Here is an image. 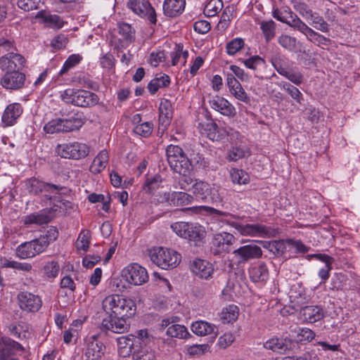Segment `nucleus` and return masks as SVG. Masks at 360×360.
Masks as SVG:
<instances>
[{
    "label": "nucleus",
    "instance_id": "obj_1",
    "mask_svg": "<svg viewBox=\"0 0 360 360\" xmlns=\"http://www.w3.org/2000/svg\"><path fill=\"white\" fill-rule=\"evenodd\" d=\"M102 307L108 316L130 317L136 309L135 302L120 295L107 296L102 302Z\"/></svg>",
    "mask_w": 360,
    "mask_h": 360
},
{
    "label": "nucleus",
    "instance_id": "obj_2",
    "mask_svg": "<svg viewBox=\"0 0 360 360\" xmlns=\"http://www.w3.org/2000/svg\"><path fill=\"white\" fill-rule=\"evenodd\" d=\"M63 101L81 108H90L96 105L99 101L98 96L94 92L69 88L60 95Z\"/></svg>",
    "mask_w": 360,
    "mask_h": 360
},
{
    "label": "nucleus",
    "instance_id": "obj_3",
    "mask_svg": "<svg viewBox=\"0 0 360 360\" xmlns=\"http://www.w3.org/2000/svg\"><path fill=\"white\" fill-rule=\"evenodd\" d=\"M166 155L170 168L176 173L185 174L191 172L192 165L183 149L174 145H169L166 148Z\"/></svg>",
    "mask_w": 360,
    "mask_h": 360
},
{
    "label": "nucleus",
    "instance_id": "obj_4",
    "mask_svg": "<svg viewBox=\"0 0 360 360\" xmlns=\"http://www.w3.org/2000/svg\"><path fill=\"white\" fill-rule=\"evenodd\" d=\"M150 257L154 264L163 269L175 268L181 260V256L178 252L162 247L150 250Z\"/></svg>",
    "mask_w": 360,
    "mask_h": 360
},
{
    "label": "nucleus",
    "instance_id": "obj_5",
    "mask_svg": "<svg viewBox=\"0 0 360 360\" xmlns=\"http://www.w3.org/2000/svg\"><path fill=\"white\" fill-rule=\"evenodd\" d=\"M171 229L179 237L194 242L195 245L202 242L205 235L201 226L191 222H175L171 225Z\"/></svg>",
    "mask_w": 360,
    "mask_h": 360
},
{
    "label": "nucleus",
    "instance_id": "obj_6",
    "mask_svg": "<svg viewBox=\"0 0 360 360\" xmlns=\"http://www.w3.org/2000/svg\"><path fill=\"white\" fill-rule=\"evenodd\" d=\"M192 188L193 195L199 200L213 203L221 202L218 190L207 182L195 179Z\"/></svg>",
    "mask_w": 360,
    "mask_h": 360
},
{
    "label": "nucleus",
    "instance_id": "obj_7",
    "mask_svg": "<svg viewBox=\"0 0 360 360\" xmlns=\"http://www.w3.org/2000/svg\"><path fill=\"white\" fill-rule=\"evenodd\" d=\"M56 151L63 158L79 160L89 155V148L85 143L72 142L58 145Z\"/></svg>",
    "mask_w": 360,
    "mask_h": 360
},
{
    "label": "nucleus",
    "instance_id": "obj_8",
    "mask_svg": "<svg viewBox=\"0 0 360 360\" xmlns=\"http://www.w3.org/2000/svg\"><path fill=\"white\" fill-rule=\"evenodd\" d=\"M236 240L234 236L228 232L224 231L214 234L211 242L212 252L214 255L229 253Z\"/></svg>",
    "mask_w": 360,
    "mask_h": 360
},
{
    "label": "nucleus",
    "instance_id": "obj_9",
    "mask_svg": "<svg viewBox=\"0 0 360 360\" xmlns=\"http://www.w3.org/2000/svg\"><path fill=\"white\" fill-rule=\"evenodd\" d=\"M122 277L130 284L141 285L148 280L146 269L136 263L131 264L122 272Z\"/></svg>",
    "mask_w": 360,
    "mask_h": 360
},
{
    "label": "nucleus",
    "instance_id": "obj_10",
    "mask_svg": "<svg viewBox=\"0 0 360 360\" xmlns=\"http://www.w3.org/2000/svg\"><path fill=\"white\" fill-rule=\"evenodd\" d=\"M46 250L44 240L42 242L38 238L25 242L16 248V255L20 259L31 258L40 254Z\"/></svg>",
    "mask_w": 360,
    "mask_h": 360
},
{
    "label": "nucleus",
    "instance_id": "obj_11",
    "mask_svg": "<svg viewBox=\"0 0 360 360\" xmlns=\"http://www.w3.org/2000/svg\"><path fill=\"white\" fill-rule=\"evenodd\" d=\"M127 6L134 13L141 17H146L152 23L157 22L156 13L148 1L146 0H129Z\"/></svg>",
    "mask_w": 360,
    "mask_h": 360
},
{
    "label": "nucleus",
    "instance_id": "obj_12",
    "mask_svg": "<svg viewBox=\"0 0 360 360\" xmlns=\"http://www.w3.org/2000/svg\"><path fill=\"white\" fill-rule=\"evenodd\" d=\"M25 62L22 55L10 52L0 58V68L6 72H20L25 67Z\"/></svg>",
    "mask_w": 360,
    "mask_h": 360
},
{
    "label": "nucleus",
    "instance_id": "obj_13",
    "mask_svg": "<svg viewBox=\"0 0 360 360\" xmlns=\"http://www.w3.org/2000/svg\"><path fill=\"white\" fill-rule=\"evenodd\" d=\"M20 308L27 312H37L41 307L42 301L39 296L31 292H21L18 295Z\"/></svg>",
    "mask_w": 360,
    "mask_h": 360
},
{
    "label": "nucleus",
    "instance_id": "obj_14",
    "mask_svg": "<svg viewBox=\"0 0 360 360\" xmlns=\"http://www.w3.org/2000/svg\"><path fill=\"white\" fill-rule=\"evenodd\" d=\"M25 186L28 192L34 195H38L42 192L58 194L63 189L62 186L46 183L35 178L27 180Z\"/></svg>",
    "mask_w": 360,
    "mask_h": 360
},
{
    "label": "nucleus",
    "instance_id": "obj_15",
    "mask_svg": "<svg viewBox=\"0 0 360 360\" xmlns=\"http://www.w3.org/2000/svg\"><path fill=\"white\" fill-rule=\"evenodd\" d=\"M289 298L292 304L291 305H286L284 304V302H286L287 298H285V300L282 297H276L275 298L276 300V303L274 307L275 309L277 311H279L283 316L293 314L296 311V308L300 307L302 304V300L304 299L301 293L299 294V297L290 295Z\"/></svg>",
    "mask_w": 360,
    "mask_h": 360
},
{
    "label": "nucleus",
    "instance_id": "obj_16",
    "mask_svg": "<svg viewBox=\"0 0 360 360\" xmlns=\"http://www.w3.org/2000/svg\"><path fill=\"white\" fill-rule=\"evenodd\" d=\"M226 221L243 236H258L268 233L267 229L262 225L243 224L230 220Z\"/></svg>",
    "mask_w": 360,
    "mask_h": 360
},
{
    "label": "nucleus",
    "instance_id": "obj_17",
    "mask_svg": "<svg viewBox=\"0 0 360 360\" xmlns=\"http://www.w3.org/2000/svg\"><path fill=\"white\" fill-rule=\"evenodd\" d=\"M105 347L96 335L89 338L84 353L85 360H100L105 353Z\"/></svg>",
    "mask_w": 360,
    "mask_h": 360
},
{
    "label": "nucleus",
    "instance_id": "obj_18",
    "mask_svg": "<svg viewBox=\"0 0 360 360\" xmlns=\"http://www.w3.org/2000/svg\"><path fill=\"white\" fill-rule=\"evenodd\" d=\"M208 103L211 108L219 112L223 115L233 117L236 114L234 106L223 97L210 96Z\"/></svg>",
    "mask_w": 360,
    "mask_h": 360
},
{
    "label": "nucleus",
    "instance_id": "obj_19",
    "mask_svg": "<svg viewBox=\"0 0 360 360\" xmlns=\"http://www.w3.org/2000/svg\"><path fill=\"white\" fill-rule=\"evenodd\" d=\"M233 254L238 263H244L250 259L259 257L262 252L259 246L250 244L233 250Z\"/></svg>",
    "mask_w": 360,
    "mask_h": 360
},
{
    "label": "nucleus",
    "instance_id": "obj_20",
    "mask_svg": "<svg viewBox=\"0 0 360 360\" xmlns=\"http://www.w3.org/2000/svg\"><path fill=\"white\" fill-rule=\"evenodd\" d=\"M25 81V75L18 71L6 72L1 79V84L4 88L11 90L21 89Z\"/></svg>",
    "mask_w": 360,
    "mask_h": 360
},
{
    "label": "nucleus",
    "instance_id": "obj_21",
    "mask_svg": "<svg viewBox=\"0 0 360 360\" xmlns=\"http://www.w3.org/2000/svg\"><path fill=\"white\" fill-rule=\"evenodd\" d=\"M300 25L298 31L304 34L310 42L322 49L330 45L331 40L329 38L316 32L304 22Z\"/></svg>",
    "mask_w": 360,
    "mask_h": 360
},
{
    "label": "nucleus",
    "instance_id": "obj_22",
    "mask_svg": "<svg viewBox=\"0 0 360 360\" xmlns=\"http://www.w3.org/2000/svg\"><path fill=\"white\" fill-rule=\"evenodd\" d=\"M134 335L121 336L117 339L118 353L121 357L125 358L133 354L134 349L138 348L137 341Z\"/></svg>",
    "mask_w": 360,
    "mask_h": 360
},
{
    "label": "nucleus",
    "instance_id": "obj_23",
    "mask_svg": "<svg viewBox=\"0 0 360 360\" xmlns=\"http://www.w3.org/2000/svg\"><path fill=\"white\" fill-rule=\"evenodd\" d=\"M124 317L108 316L103 319L102 328L115 333H123L127 331L128 326Z\"/></svg>",
    "mask_w": 360,
    "mask_h": 360
},
{
    "label": "nucleus",
    "instance_id": "obj_24",
    "mask_svg": "<svg viewBox=\"0 0 360 360\" xmlns=\"http://www.w3.org/2000/svg\"><path fill=\"white\" fill-rule=\"evenodd\" d=\"M192 272L198 277L208 279L214 273L212 264L208 261L196 259L191 266Z\"/></svg>",
    "mask_w": 360,
    "mask_h": 360
},
{
    "label": "nucleus",
    "instance_id": "obj_25",
    "mask_svg": "<svg viewBox=\"0 0 360 360\" xmlns=\"http://www.w3.org/2000/svg\"><path fill=\"white\" fill-rule=\"evenodd\" d=\"M185 7L186 0H165L163 13L168 18H176L184 11Z\"/></svg>",
    "mask_w": 360,
    "mask_h": 360
},
{
    "label": "nucleus",
    "instance_id": "obj_26",
    "mask_svg": "<svg viewBox=\"0 0 360 360\" xmlns=\"http://www.w3.org/2000/svg\"><path fill=\"white\" fill-rule=\"evenodd\" d=\"M192 331L199 336L212 335L211 342H212L218 334V329L216 326L205 321H197L191 325Z\"/></svg>",
    "mask_w": 360,
    "mask_h": 360
},
{
    "label": "nucleus",
    "instance_id": "obj_27",
    "mask_svg": "<svg viewBox=\"0 0 360 360\" xmlns=\"http://www.w3.org/2000/svg\"><path fill=\"white\" fill-rule=\"evenodd\" d=\"M22 112V108L20 103H14L9 104L5 109L1 120L5 126H12Z\"/></svg>",
    "mask_w": 360,
    "mask_h": 360
},
{
    "label": "nucleus",
    "instance_id": "obj_28",
    "mask_svg": "<svg viewBox=\"0 0 360 360\" xmlns=\"http://www.w3.org/2000/svg\"><path fill=\"white\" fill-rule=\"evenodd\" d=\"M251 155L249 147L244 143H236L229 149L226 159L229 161L236 162L238 160L246 158Z\"/></svg>",
    "mask_w": 360,
    "mask_h": 360
},
{
    "label": "nucleus",
    "instance_id": "obj_29",
    "mask_svg": "<svg viewBox=\"0 0 360 360\" xmlns=\"http://www.w3.org/2000/svg\"><path fill=\"white\" fill-rule=\"evenodd\" d=\"M172 118V103L167 99L161 101L159 107V124L165 129L170 124Z\"/></svg>",
    "mask_w": 360,
    "mask_h": 360
},
{
    "label": "nucleus",
    "instance_id": "obj_30",
    "mask_svg": "<svg viewBox=\"0 0 360 360\" xmlns=\"http://www.w3.org/2000/svg\"><path fill=\"white\" fill-rule=\"evenodd\" d=\"M300 314L303 321L308 323H315L323 318V311L319 306H306L303 307Z\"/></svg>",
    "mask_w": 360,
    "mask_h": 360
},
{
    "label": "nucleus",
    "instance_id": "obj_31",
    "mask_svg": "<svg viewBox=\"0 0 360 360\" xmlns=\"http://www.w3.org/2000/svg\"><path fill=\"white\" fill-rule=\"evenodd\" d=\"M273 15L277 20L289 25L290 27L297 30L300 26V24H302L303 22L297 15H293L291 12H288L287 11L282 12L278 10H275L273 12Z\"/></svg>",
    "mask_w": 360,
    "mask_h": 360
},
{
    "label": "nucleus",
    "instance_id": "obj_32",
    "mask_svg": "<svg viewBox=\"0 0 360 360\" xmlns=\"http://www.w3.org/2000/svg\"><path fill=\"white\" fill-rule=\"evenodd\" d=\"M309 256L316 258L325 263V266L321 268L319 271V276L323 281H326L329 278L330 271L332 269V264L334 262V259L326 254H314Z\"/></svg>",
    "mask_w": 360,
    "mask_h": 360
},
{
    "label": "nucleus",
    "instance_id": "obj_33",
    "mask_svg": "<svg viewBox=\"0 0 360 360\" xmlns=\"http://www.w3.org/2000/svg\"><path fill=\"white\" fill-rule=\"evenodd\" d=\"M62 133L70 132L79 129L84 124V120L79 117L72 116L70 118H60Z\"/></svg>",
    "mask_w": 360,
    "mask_h": 360
},
{
    "label": "nucleus",
    "instance_id": "obj_34",
    "mask_svg": "<svg viewBox=\"0 0 360 360\" xmlns=\"http://www.w3.org/2000/svg\"><path fill=\"white\" fill-rule=\"evenodd\" d=\"M108 153L107 150H101L94 159L89 170L93 174H98L101 172L106 167L108 162Z\"/></svg>",
    "mask_w": 360,
    "mask_h": 360
},
{
    "label": "nucleus",
    "instance_id": "obj_35",
    "mask_svg": "<svg viewBox=\"0 0 360 360\" xmlns=\"http://www.w3.org/2000/svg\"><path fill=\"white\" fill-rule=\"evenodd\" d=\"M193 198L191 195L185 192H172L167 194V201L170 205L179 206L191 202Z\"/></svg>",
    "mask_w": 360,
    "mask_h": 360
},
{
    "label": "nucleus",
    "instance_id": "obj_36",
    "mask_svg": "<svg viewBox=\"0 0 360 360\" xmlns=\"http://www.w3.org/2000/svg\"><path fill=\"white\" fill-rule=\"evenodd\" d=\"M166 334L172 338L179 339H187L192 337L184 326L174 323L169 326L166 330Z\"/></svg>",
    "mask_w": 360,
    "mask_h": 360
},
{
    "label": "nucleus",
    "instance_id": "obj_37",
    "mask_svg": "<svg viewBox=\"0 0 360 360\" xmlns=\"http://www.w3.org/2000/svg\"><path fill=\"white\" fill-rule=\"evenodd\" d=\"M169 84V77L167 75H162L152 79L148 84V89L151 94H155L160 88L166 87Z\"/></svg>",
    "mask_w": 360,
    "mask_h": 360
},
{
    "label": "nucleus",
    "instance_id": "obj_38",
    "mask_svg": "<svg viewBox=\"0 0 360 360\" xmlns=\"http://www.w3.org/2000/svg\"><path fill=\"white\" fill-rule=\"evenodd\" d=\"M250 276L253 281H266L269 279V269L265 264H261L250 271Z\"/></svg>",
    "mask_w": 360,
    "mask_h": 360
},
{
    "label": "nucleus",
    "instance_id": "obj_39",
    "mask_svg": "<svg viewBox=\"0 0 360 360\" xmlns=\"http://www.w3.org/2000/svg\"><path fill=\"white\" fill-rule=\"evenodd\" d=\"M37 17L41 18L49 27L60 29L63 25V21L57 15L46 14L42 11L37 13Z\"/></svg>",
    "mask_w": 360,
    "mask_h": 360
},
{
    "label": "nucleus",
    "instance_id": "obj_40",
    "mask_svg": "<svg viewBox=\"0 0 360 360\" xmlns=\"http://www.w3.org/2000/svg\"><path fill=\"white\" fill-rule=\"evenodd\" d=\"M118 32L123 39L127 42L131 43L135 40V30L127 22H119L118 23Z\"/></svg>",
    "mask_w": 360,
    "mask_h": 360
},
{
    "label": "nucleus",
    "instance_id": "obj_41",
    "mask_svg": "<svg viewBox=\"0 0 360 360\" xmlns=\"http://www.w3.org/2000/svg\"><path fill=\"white\" fill-rule=\"evenodd\" d=\"M238 316V308L234 304L229 305L223 309L221 314V319L223 323H228L235 321Z\"/></svg>",
    "mask_w": 360,
    "mask_h": 360
},
{
    "label": "nucleus",
    "instance_id": "obj_42",
    "mask_svg": "<svg viewBox=\"0 0 360 360\" xmlns=\"http://www.w3.org/2000/svg\"><path fill=\"white\" fill-rule=\"evenodd\" d=\"M133 360H155V352L148 347L134 349Z\"/></svg>",
    "mask_w": 360,
    "mask_h": 360
},
{
    "label": "nucleus",
    "instance_id": "obj_43",
    "mask_svg": "<svg viewBox=\"0 0 360 360\" xmlns=\"http://www.w3.org/2000/svg\"><path fill=\"white\" fill-rule=\"evenodd\" d=\"M230 176L233 184H246L250 181V176L247 172L243 169L231 168Z\"/></svg>",
    "mask_w": 360,
    "mask_h": 360
},
{
    "label": "nucleus",
    "instance_id": "obj_44",
    "mask_svg": "<svg viewBox=\"0 0 360 360\" xmlns=\"http://www.w3.org/2000/svg\"><path fill=\"white\" fill-rule=\"evenodd\" d=\"M291 345V341L283 338H271V350L278 353H285Z\"/></svg>",
    "mask_w": 360,
    "mask_h": 360
},
{
    "label": "nucleus",
    "instance_id": "obj_45",
    "mask_svg": "<svg viewBox=\"0 0 360 360\" xmlns=\"http://www.w3.org/2000/svg\"><path fill=\"white\" fill-rule=\"evenodd\" d=\"M162 182V179L159 174H156L151 178L148 177L143 185V190L148 193H153L160 187Z\"/></svg>",
    "mask_w": 360,
    "mask_h": 360
},
{
    "label": "nucleus",
    "instance_id": "obj_46",
    "mask_svg": "<svg viewBox=\"0 0 360 360\" xmlns=\"http://www.w3.org/2000/svg\"><path fill=\"white\" fill-rule=\"evenodd\" d=\"M223 8L221 0H210L205 6L204 13L208 17L216 15Z\"/></svg>",
    "mask_w": 360,
    "mask_h": 360
},
{
    "label": "nucleus",
    "instance_id": "obj_47",
    "mask_svg": "<svg viewBox=\"0 0 360 360\" xmlns=\"http://www.w3.org/2000/svg\"><path fill=\"white\" fill-rule=\"evenodd\" d=\"M316 30L322 32H328L329 31V25L327 22L317 13H314L313 17L308 21Z\"/></svg>",
    "mask_w": 360,
    "mask_h": 360
},
{
    "label": "nucleus",
    "instance_id": "obj_48",
    "mask_svg": "<svg viewBox=\"0 0 360 360\" xmlns=\"http://www.w3.org/2000/svg\"><path fill=\"white\" fill-rule=\"evenodd\" d=\"M49 217L44 214H32L27 216L25 219L24 224L43 225L49 222Z\"/></svg>",
    "mask_w": 360,
    "mask_h": 360
},
{
    "label": "nucleus",
    "instance_id": "obj_49",
    "mask_svg": "<svg viewBox=\"0 0 360 360\" xmlns=\"http://www.w3.org/2000/svg\"><path fill=\"white\" fill-rule=\"evenodd\" d=\"M245 42L242 38H235L229 41L226 45V51L229 56H234L244 46Z\"/></svg>",
    "mask_w": 360,
    "mask_h": 360
},
{
    "label": "nucleus",
    "instance_id": "obj_50",
    "mask_svg": "<svg viewBox=\"0 0 360 360\" xmlns=\"http://www.w3.org/2000/svg\"><path fill=\"white\" fill-rule=\"evenodd\" d=\"M287 243L288 241L284 240H271V253L275 257H284Z\"/></svg>",
    "mask_w": 360,
    "mask_h": 360
},
{
    "label": "nucleus",
    "instance_id": "obj_51",
    "mask_svg": "<svg viewBox=\"0 0 360 360\" xmlns=\"http://www.w3.org/2000/svg\"><path fill=\"white\" fill-rule=\"evenodd\" d=\"M271 64L277 72L283 75L284 73L290 69L289 68V60L284 56L275 58L274 60H271Z\"/></svg>",
    "mask_w": 360,
    "mask_h": 360
},
{
    "label": "nucleus",
    "instance_id": "obj_52",
    "mask_svg": "<svg viewBox=\"0 0 360 360\" xmlns=\"http://www.w3.org/2000/svg\"><path fill=\"white\" fill-rule=\"evenodd\" d=\"M82 60V56L79 54H72L65 61L63 66L59 72L60 75L66 73L70 69L79 64Z\"/></svg>",
    "mask_w": 360,
    "mask_h": 360
},
{
    "label": "nucleus",
    "instance_id": "obj_53",
    "mask_svg": "<svg viewBox=\"0 0 360 360\" xmlns=\"http://www.w3.org/2000/svg\"><path fill=\"white\" fill-rule=\"evenodd\" d=\"M185 211H191L194 213H200L202 212H206L209 214H216L219 216H229V214L228 212H224L222 211L218 210L215 208L208 207V206H194L191 207H187L184 209Z\"/></svg>",
    "mask_w": 360,
    "mask_h": 360
},
{
    "label": "nucleus",
    "instance_id": "obj_54",
    "mask_svg": "<svg viewBox=\"0 0 360 360\" xmlns=\"http://www.w3.org/2000/svg\"><path fill=\"white\" fill-rule=\"evenodd\" d=\"M278 44L288 51H293L296 47L297 39L287 34H282L278 39Z\"/></svg>",
    "mask_w": 360,
    "mask_h": 360
},
{
    "label": "nucleus",
    "instance_id": "obj_55",
    "mask_svg": "<svg viewBox=\"0 0 360 360\" xmlns=\"http://www.w3.org/2000/svg\"><path fill=\"white\" fill-rule=\"evenodd\" d=\"M295 9L307 21H309L314 14L309 8V6L304 2H296Z\"/></svg>",
    "mask_w": 360,
    "mask_h": 360
},
{
    "label": "nucleus",
    "instance_id": "obj_56",
    "mask_svg": "<svg viewBox=\"0 0 360 360\" xmlns=\"http://www.w3.org/2000/svg\"><path fill=\"white\" fill-rule=\"evenodd\" d=\"M153 124L152 122H146L142 124H137L134 129V131L135 134L143 136L148 137L149 136L153 131Z\"/></svg>",
    "mask_w": 360,
    "mask_h": 360
},
{
    "label": "nucleus",
    "instance_id": "obj_57",
    "mask_svg": "<svg viewBox=\"0 0 360 360\" xmlns=\"http://www.w3.org/2000/svg\"><path fill=\"white\" fill-rule=\"evenodd\" d=\"M58 237V231L56 227L55 226H50L46 233L43 236H41L39 238H38V240L42 242V240H44L46 248L48 247L49 243L51 241L56 240Z\"/></svg>",
    "mask_w": 360,
    "mask_h": 360
},
{
    "label": "nucleus",
    "instance_id": "obj_58",
    "mask_svg": "<svg viewBox=\"0 0 360 360\" xmlns=\"http://www.w3.org/2000/svg\"><path fill=\"white\" fill-rule=\"evenodd\" d=\"M89 232L88 231H82L77 240V248L79 250L86 251L89 245Z\"/></svg>",
    "mask_w": 360,
    "mask_h": 360
},
{
    "label": "nucleus",
    "instance_id": "obj_59",
    "mask_svg": "<svg viewBox=\"0 0 360 360\" xmlns=\"http://www.w3.org/2000/svg\"><path fill=\"white\" fill-rule=\"evenodd\" d=\"M44 130L47 134L62 133L60 118L49 121L44 125Z\"/></svg>",
    "mask_w": 360,
    "mask_h": 360
},
{
    "label": "nucleus",
    "instance_id": "obj_60",
    "mask_svg": "<svg viewBox=\"0 0 360 360\" xmlns=\"http://www.w3.org/2000/svg\"><path fill=\"white\" fill-rule=\"evenodd\" d=\"M59 265L56 261L52 260L47 262L44 266V274L49 278H55L58 276Z\"/></svg>",
    "mask_w": 360,
    "mask_h": 360
},
{
    "label": "nucleus",
    "instance_id": "obj_61",
    "mask_svg": "<svg viewBox=\"0 0 360 360\" xmlns=\"http://www.w3.org/2000/svg\"><path fill=\"white\" fill-rule=\"evenodd\" d=\"M315 336V333L308 328H299L297 335V341L299 342H310L314 339Z\"/></svg>",
    "mask_w": 360,
    "mask_h": 360
},
{
    "label": "nucleus",
    "instance_id": "obj_62",
    "mask_svg": "<svg viewBox=\"0 0 360 360\" xmlns=\"http://www.w3.org/2000/svg\"><path fill=\"white\" fill-rule=\"evenodd\" d=\"M40 0H18V6L25 11H30L34 9H38Z\"/></svg>",
    "mask_w": 360,
    "mask_h": 360
},
{
    "label": "nucleus",
    "instance_id": "obj_63",
    "mask_svg": "<svg viewBox=\"0 0 360 360\" xmlns=\"http://www.w3.org/2000/svg\"><path fill=\"white\" fill-rule=\"evenodd\" d=\"M243 63L247 68L252 70L256 69L257 67L264 66L265 65L264 60L259 56H254L246 60H243Z\"/></svg>",
    "mask_w": 360,
    "mask_h": 360
},
{
    "label": "nucleus",
    "instance_id": "obj_64",
    "mask_svg": "<svg viewBox=\"0 0 360 360\" xmlns=\"http://www.w3.org/2000/svg\"><path fill=\"white\" fill-rule=\"evenodd\" d=\"M189 174L190 172H186L185 174H180L181 177H179L178 181V184L180 189L188 191L195 183V180L189 176Z\"/></svg>",
    "mask_w": 360,
    "mask_h": 360
}]
</instances>
